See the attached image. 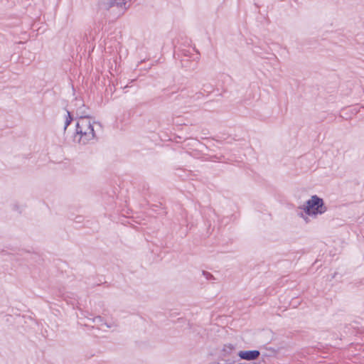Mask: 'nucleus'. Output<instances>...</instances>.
<instances>
[{"label": "nucleus", "instance_id": "7", "mask_svg": "<svg viewBox=\"0 0 364 364\" xmlns=\"http://www.w3.org/2000/svg\"><path fill=\"white\" fill-rule=\"evenodd\" d=\"M68 116L66 117L65 122V127L64 129L65 130L67 127L69 126V124L71 123L73 120V117L71 116V114L69 111L67 112Z\"/></svg>", "mask_w": 364, "mask_h": 364}, {"label": "nucleus", "instance_id": "9", "mask_svg": "<svg viewBox=\"0 0 364 364\" xmlns=\"http://www.w3.org/2000/svg\"><path fill=\"white\" fill-rule=\"evenodd\" d=\"M203 274L205 277V278L207 279H213V274H211L210 272H205V271H203Z\"/></svg>", "mask_w": 364, "mask_h": 364}, {"label": "nucleus", "instance_id": "3", "mask_svg": "<svg viewBox=\"0 0 364 364\" xmlns=\"http://www.w3.org/2000/svg\"><path fill=\"white\" fill-rule=\"evenodd\" d=\"M131 0H99L98 6L100 9L109 10L112 7L126 10L128 9L127 3Z\"/></svg>", "mask_w": 364, "mask_h": 364}, {"label": "nucleus", "instance_id": "5", "mask_svg": "<svg viewBox=\"0 0 364 364\" xmlns=\"http://www.w3.org/2000/svg\"><path fill=\"white\" fill-rule=\"evenodd\" d=\"M88 109L89 108L85 104L79 101V107L76 109V115L79 119H90Z\"/></svg>", "mask_w": 364, "mask_h": 364}, {"label": "nucleus", "instance_id": "6", "mask_svg": "<svg viewBox=\"0 0 364 364\" xmlns=\"http://www.w3.org/2000/svg\"><path fill=\"white\" fill-rule=\"evenodd\" d=\"M235 350V346L232 344L224 345L223 348V355L224 356L231 355Z\"/></svg>", "mask_w": 364, "mask_h": 364}, {"label": "nucleus", "instance_id": "1", "mask_svg": "<svg viewBox=\"0 0 364 364\" xmlns=\"http://www.w3.org/2000/svg\"><path fill=\"white\" fill-rule=\"evenodd\" d=\"M76 134L80 135V142L86 144L95 137V133L90 119H79L76 124Z\"/></svg>", "mask_w": 364, "mask_h": 364}, {"label": "nucleus", "instance_id": "2", "mask_svg": "<svg viewBox=\"0 0 364 364\" xmlns=\"http://www.w3.org/2000/svg\"><path fill=\"white\" fill-rule=\"evenodd\" d=\"M301 208L310 216L321 215L327 210L323 199L316 195L312 196Z\"/></svg>", "mask_w": 364, "mask_h": 364}, {"label": "nucleus", "instance_id": "4", "mask_svg": "<svg viewBox=\"0 0 364 364\" xmlns=\"http://www.w3.org/2000/svg\"><path fill=\"white\" fill-rule=\"evenodd\" d=\"M260 353L257 350L240 351L238 355L241 359L246 360H254L258 358Z\"/></svg>", "mask_w": 364, "mask_h": 364}, {"label": "nucleus", "instance_id": "8", "mask_svg": "<svg viewBox=\"0 0 364 364\" xmlns=\"http://www.w3.org/2000/svg\"><path fill=\"white\" fill-rule=\"evenodd\" d=\"M93 322L97 323L100 325H102L103 320L101 316H98L93 318Z\"/></svg>", "mask_w": 364, "mask_h": 364}, {"label": "nucleus", "instance_id": "10", "mask_svg": "<svg viewBox=\"0 0 364 364\" xmlns=\"http://www.w3.org/2000/svg\"><path fill=\"white\" fill-rule=\"evenodd\" d=\"M201 95H202V94L200 93V92L199 93H196V97H197L198 99L200 98Z\"/></svg>", "mask_w": 364, "mask_h": 364}]
</instances>
